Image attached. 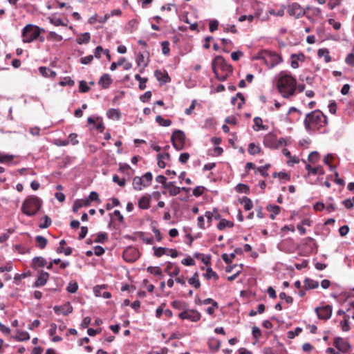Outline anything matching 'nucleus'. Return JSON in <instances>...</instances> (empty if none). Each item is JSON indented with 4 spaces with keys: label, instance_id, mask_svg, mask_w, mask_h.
<instances>
[{
    "label": "nucleus",
    "instance_id": "nucleus-1",
    "mask_svg": "<svg viewBox=\"0 0 354 354\" xmlns=\"http://www.w3.org/2000/svg\"><path fill=\"white\" fill-rule=\"evenodd\" d=\"M277 88L283 97L290 99L295 95L296 79L290 73L281 71L279 74L277 81Z\"/></svg>",
    "mask_w": 354,
    "mask_h": 354
},
{
    "label": "nucleus",
    "instance_id": "nucleus-2",
    "mask_svg": "<svg viewBox=\"0 0 354 354\" xmlns=\"http://www.w3.org/2000/svg\"><path fill=\"white\" fill-rule=\"evenodd\" d=\"M327 124V117L319 109L307 113L304 120V127L307 131H318Z\"/></svg>",
    "mask_w": 354,
    "mask_h": 354
},
{
    "label": "nucleus",
    "instance_id": "nucleus-3",
    "mask_svg": "<svg viewBox=\"0 0 354 354\" xmlns=\"http://www.w3.org/2000/svg\"><path fill=\"white\" fill-rule=\"evenodd\" d=\"M212 68L216 78L225 81L232 73V66L225 61L222 56H216L212 62Z\"/></svg>",
    "mask_w": 354,
    "mask_h": 354
},
{
    "label": "nucleus",
    "instance_id": "nucleus-4",
    "mask_svg": "<svg viewBox=\"0 0 354 354\" xmlns=\"http://www.w3.org/2000/svg\"><path fill=\"white\" fill-rule=\"evenodd\" d=\"M41 206V200L36 196H28L21 205V212L28 216L35 215Z\"/></svg>",
    "mask_w": 354,
    "mask_h": 354
},
{
    "label": "nucleus",
    "instance_id": "nucleus-5",
    "mask_svg": "<svg viewBox=\"0 0 354 354\" xmlns=\"http://www.w3.org/2000/svg\"><path fill=\"white\" fill-rule=\"evenodd\" d=\"M41 32H44V29L32 24L26 25L21 32L22 41L24 43H30L34 40L39 39L40 41H44V37L40 36Z\"/></svg>",
    "mask_w": 354,
    "mask_h": 354
},
{
    "label": "nucleus",
    "instance_id": "nucleus-6",
    "mask_svg": "<svg viewBox=\"0 0 354 354\" xmlns=\"http://www.w3.org/2000/svg\"><path fill=\"white\" fill-rule=\"evenodd\" d=\"M255 59L263 61L268 68H272L282 62V58L280 55L267 50L259 52Z\"/></svg>",
    "mask_w": 354,
    "mask_h": 354
},
{
    "label": "nucleus",
    "instance_id": "nucleus-7",
    "mask_svg": "<svg viewBox=\"0 0 354 354\" xmlns=\"http://www.w3.org/2000/svg\"><path fill=\"white\" fill-rule=\"evenodd\" d=\"M153 175L150 171L145 173L142 177L135 176L133 178V187L134 189L140 191L143 187L151 185Z\"/></svg>",
    "mask_w": 354,
    "mask_h": 354
},
{
    "label": "nucleus",
    "instance_id": "nucleus-8",
    "mask_svg": "<svg viewBox=\"0 0 354 354\" xmlns=\"http://www.w3.org/2000/svg\"><path fill=\"white\" fill-rule=\"evenodd\" d=\"M185 134L181 130H175L171 137V141L173 147L180 151L184 149L185 144Z\"/></svg>",
    "mask_w": 354,
    "mask_h": 354
},
{
    "label": "nucleus",
    "instance_id": "nucleus-9",
    "mask_svg": "<svg viewBox=\"0 0 354 354\" xmlns=\"http://www.w3.org/2000/svg\"><path fill=\"white\" fill-rule=\"evenodd\" d=\"M285 144L286 141L283 138L278 140L277 136L272 133H268L263 138L264 146L270 149H276Z\"/></svg>",
    "mask_w": 354,
    "mask_h": 354
},
{
    "label": "nucleus",
    "instance_id": "nucleus-10",
    "mask_svg": "<svg viewBox=\"0 0 354 354\" xmlns=\"http://www.w3.org/2000/svg\"><path fill=\"white\" fill-rule=\"evenodd\" d=\"M140 257L138 250L133 246L125 248L122 252L123 259L129 263L135 262Z\"/></svg>",
    "mask_w": 354,
    "mask_h": 354
},
{
    "label": "nucleus",
    "instance_id": "nucleus-11",
    "mask_svg": "<svg viewBox=\"0 0 354 354\" xmlns=\"http://www.w3.org/2000/svg\"><path fill=\"white\" fill-rule=\"evenodd\" d=\"M178 317L181 319H187L191 322H196L201 317V313L194 309H187V308L179 313Z\"/></svg>",
    "mask_w": 354,
    "mask_h": 354
},
{
    "label": "nucleus",
    "instance_id": "nucleus-12",
    "mask_svg": "<svg viewBox=\"0 0 354 354\" xmlns=\"http://www.w3.org/2000/svg\"><path fill=\"white\" fill-rule=\"evenodd\" d=\"M315 312L319 319L327 320L330 318L333 308L330 305H326L322 307H317Z\"/></svg>",
    "mask_w": 354,
    "mask_h": 354
},
{
    "label": "nucleus",
    "instance_id": "nucleus-13",
    "mask_svg": "<svg viewBox=\"0 0 354 354\" xmlns=\"http://www.w3.org/2000/svg\"><path fill=\"white\" fill-rule=\"evenodd\" d=\"M288 13L290 16H293L295 18H299L304 15L305 12L303 10L299 4L293 3L289 6L288 8Z\"/></svg>",
    "mask_w": 354,
    "mask_h": 354
},
{
    "label": "nucleus",
    "instance_id": "nucleus-14",
    "mask_svg": "<svg viewBox=\"0 0 354 354\" xmlns=\"http://www.w3.org/2000/svg\"><path fill=\"white\" fill-rule=\"evenodd\" d=\"M334 346L339 349L342 352H347L350 348L351 346L349 343L345 340H344L341 337H335L334 339Z\"/></svg>",
    "mask_w": 354,
    "mask_h": 354
},
{
    "label": "nucleus",
    "instance_id": "nucleus-15",
    "mask_svg": "<svg viewBox=\"0 0 354 354\" xmlns=\"http://www.w3.org/2000/svg\"><path fill=\"white\" fill-rule=\"evenodd\" d=\"M49 274L47 272H40L32 286L34 288H38L44 286L46 283Z\"/></svg>",
    "mask_w": 354,
    "mask_h": 354
},
{
    "label": "nucleus",
    "instance_id": "nucleus-16",
    "mask_svg": "<svg viewBox=\"0 0 354 354\" xmlns=\"http://www.w3.org/2000/svg\"><path fill=\"white\" fill-rule=\"evenodd\" d=\"M113 83V80L110 75L103 74L98 81V84L104 89L108 88Z\"/></svg>",
    "mask_w": 354,
    "mask_h": 354
},
{
    "label": "nucleus",
    "instance_id": "nucleus-17",
    "mask_svg": "<svg viewBox=\"0 0 354 354\" xmlns=\"http://www.w3.org/2000/svg\"><path fill=\"white\" fill-rule=\"evenodd\" d=\"M151 196L149 195L142 196L138 202V206L141 209H147L150 207Z\"/></svg>",
    "mask_w": 354,
    "mask_h": 354
},
{
    "label": "nucleus",
    "instance_id": "nucleus-18",
    "mask_svg": "<svg viewBox=\"0 0 354 354\" xmlns=\"http://www.w3.org/2000/svg\"><path fill=\"white\" fill-rule=\"evenodd\" d=\"M154 75L156 76L157 80L162 84H166L171 81V78L169 77L168 73L166 71L162 72L160 70H156L154 72Z\"/></svg>",
    "mask_w": 354,
    "mask_h": 354
},
{
    "label": "nucleus",
    "instance_id": "nucleus-19",
    "mask_svg": "<svg viewBox=\"0 0 354 354\" xmlns=\"http://www.w3.org/2000/svg\"><path fill=\"white\" fill-rule=\"evenodd\" d=\"M290 59L292 68H297L299 67L298 62H304L305 59V55L302 53H300L299 54H292L291 55Z\"/></svg>",
    "mask_w": 354,
    "mask_h": 354
},
{
    "label": "nucleus",
    "instance_id": "nucleus-20",
    "mask_svg": "<svg viewBox=\"0 0 354 354\" xmlns=\"http://www.w3.org/2000/svg\"><path fill=\"white\" fill-rule=\"evenodd\" d=\"M47 264L46 260L42 257H36L32 259V268L33 269H37V268H43L45 267Z\"/></svg>",
    "mask_w": 354,
    "mask_h": 354
},
{
    "label": "nucleus",
    "instance_id": "nucleus-21",
    "mask_svg": "<svg viewBox=\"0 0 354 354\" xmlns=\"http://www.w3.org/2000/svg\"><path fill=\"white\" fill-rule=\"evenodd\" d=\"M306 169L308 171V174L316 175L319 174V175L324 174V171L321 166H318L313 168L309 164H306L305 167Z\"/></svg>",
    "mask_w": 354,
    "mask_h": 354
},
{
    "label": "nucleus",
    "instance_id": "nucleus-22",
    "mask_svg": "<svg viewBox=\"0 0 354 354\" xmlns=\"http://www.w3.org/2000/svg\"><path fill=\"white\" fill-rule=\"evenodd\" d=\"M120 111L117 109H109L106 111V116L109 119H115L119 120L120 119Z\"/></svg>",
    "mask_w": 354,
    "mask_h": 354
},
{
    "label": "nucleus",
    "instance_id": "nucleus-23",
    "mask_svg": "<svg viewBox=\"0 0 354 354\" xmlns=\"http://www.w3.org/2000/svg\"><path fill=\"white\" fill-rule=\"evenodd\" d=\"M39 71L41 75L45 77H55L56 76V73L55 71L46 66H40L39 68Z\"/></svg>",
    "mask_w": 354,
    "mask_h": 354
},
{
    "label": "nucleus",
    "instance_id": "nucleus-24",
    "mask_svg": "<svg viewBox=\"0 0 354 354\" xmlns=\"http://www.w3.org/2000/svg\"><path fill=\"white\" fill-rule=\"evenodd\" d=\"M267 209L270 212V218L274 220L280 212V207L276 205H268Z\"/></svg>",
    "mask_w": 354,
    "mask_h": 354
},
{
    "label": "nucleus",
    "instance_id": "nucleus-25",
    "mask_svg": "<svg viewBox=\"0 0 354 354\" xmlns=\"http://www.w3.org/2000/svg\"><path fill=\"white\" fill-rule=\"evenodd\" d=\"M90 205L89 200H76L73 206V212H76L79 209L84 206H88Z\"/></svg>",
    "mask_w": 354,
    "mask_h": 354
},
{
    "label": "nucleus",
    "instance_id": "nucleus-26",
    "mask_svg": "<svg viewBox=\"0 0 354 354\" xmlns=\"http://www.w3.org/2000/svg\"><path fill=\"white\" fill-rule=\"evenodd\" d=\"M304 286L306 289H315L319 286V282L312 279L307 278L304 280Z\"/></svg>",
    "mask_w": 354,
    "mask_h": 354
},
{
    "label": "nucleus",
    "instance_id": "nucleus-27",
    "mask_svg": "<svg viewBox=\"0 0 354 354\" xmlns=\"http://www.w3.org/2000/svg\"><path fill=\"white\" fill-rule=\"evenodd\" d=\"M317 55L319 57H324V61L328 63L331 61V57L329 55V50L327 48H321L317 51Z\"/></svg>",
    "mask_w": 354,
    "mask_h": 354
},
{
    "label": "nucleus",
    "instance_id": "nucleus-28",
    "mask_svg": "<svg viewBox=\"0 0 354 354\" xmlns=\"http://www.w3.org/2000/svg\"><path fill=\"white\" fill-rule=\"evenodd\" d=\"M208 344H209V348L212 351L216 352L220 348L221 342L218 339L213 338V339H211L209 340Z\"/></svg>",
    "mask_w": 354,
    "mask_h": 354
},
{
    "label": "nucleus",
    "instance_id": "nucleus-29",
    "mask_svg": "<svg viewBox=\"0 0 354 354\" xmlns=\"http://www.w3.org/2000/svg\"><path fill=\"white\" fill-rule=\"evenodd\" d=\"M198 272H195L194 275L188 279V283L194 288L198 289L201 286V282L198 279Z\"/></svg>",
    "mask_w": 354,
    "mask_h": 354
},
{
    "label": "nucleus",
    "instance_id": "nucleus-30",
    "mask_svg": "<svg viewBox=\"0 0 354 354\" xmlns=\"http://www.w3.org/2000/svg\"><path fill=\"white\" fill-rule=\"evenodd\" d=\"M240 203L244 205V209L247 211L250 210L253 207L252 201L246 196H243L240 199Z\"/></svg>",
    "mask_w": 354,
    "mask_h": 354
},
{
    "label": "nucleus",
    "instance_id": "nucleus-31",
    "mask_svg": "<svg viewBox=\"0 0 354 354\" xmlns=\"http://www.w3.org/2000/svg\"><path fill=\"white\" fill-rule=\"evenodd\" d=\"M90 33L84 32L78 38H77V42L78 44H88L90 41Z\"/></svg>",
    "mask_w": 354,
    "mask_h": 354
},
{
    "label": "nucleus",
    "instance_id": "nucleus-32",
    "mask_svg": "<svg viewBox=\"0 0 354 354\" xmlns=\"http://www.w3.org/2000/svg\"><path fill=\"white\" fill-rule=\"evenodd\" d=\"M35 241H36V242L37 243V246L40 249L45 248V247L46 246L47 243H48L47 239H46L44 236H41V235H37L35 237Z\"/></svg>",
    "mask_w": 354,
    "mask_h": 354
},
{
    "label": "nucleus",
    "instance_id": "nucleus-33",
    "mask_svg": "<svg viewBox=\"0 0 354 354\" xmlns=\"http://www.w3.org/2000/svg\"><path fill=\"white\" fill-rule=\"evenodd\" d=\"M234 226V223L231 221H227L226 219H221L220 222L217 225V228L219 230H223L225 227H232Z\"/></svg>",
    "mask_w": 354,
    "mask_h": 354
},
{
    "label": "nucleus",
    "instance_id": "nucleus-34",
    "mask_svg": "<svg viewBox=\"0 0 354 354\" xmlns=\"http://www.w3.org/2000/svg\"><path fill=\"white\" fill-rule=\"evenodd\" d=\"M156 122H158L160 126L162 127H169L171 124V121L169 119H164L160 115H157L156 117Z\"/></svg>",
    "mask_w": 354,
    "mask_h": 354
},
{
    "label": "nucleus",
    "instance_id": "nucleus-35",
    "mask_svg": "<svg viewBox=\"0 0 354 354\" xmlns=\"http://www.w3.org/2000/svg\"><path fill=\"white\" fill-rule=\"evenodd\" d=\"M261 151V148L254 143L251 142L248 145V153L251 155H256Z\"/></svg>",
    "mask_w": 354,
    "mask_h": 354
},
{
    "label": "nucleus",
    "instance_id": "nucleus-36",
    "mask_svg": "<svg viewBox=\"0 0 354 354\" xmlns=\"http://www.w3.org/2000/svg\"><path fill=\"white\" fill-rule=\"evenodd\" d=\"M204 277L207 279H210L211 278H214L215 280H218V274H216V272L213 271L212 269L211 268H207V270H206V272L203 274Z\"/></svg>",
    "mask_w": 354,
    "mask_h": 354
},
{
    "label": "nucleus",
    "instance_id": "nucleus-37",
    "mask_svg": "<svg viewBox=\"0 0 354 354\" xmlns=\"http://www.w3.org/2000/svg\"><path fill=\"white\" fill-rule=\"evenodd\" d=\"M135 79L139 82V88L140 90H144L146 88V82H147V78L142 77L139 74H136L135 75Z\"/></svg>",
    "mask_w": 354,
    "mask_h": 354
},
{
    "label": "nucleus",
    "instance_id": "nucleus-38",
    "mask_svg": "<svg viewBox=\"0 0 354 354\" xmlns=\"http://www.w3.org/2000/svg\"><path fill=\"white\" fill-rule=\"evenodd\" d=\"M153 250H154V255L157 257H160L162 256L163 254H166V255L168 254V253H167L168 248H167L153 247Z\"/></svg>",
    "mask_w": 354,
    "mask_h": 354
},
{
    "label": "nucleus",
    "instance_id": "nucleus-39",
    "mask_svg": "<svg viewBox=\"0 0 354 354\" xmlns=\"http://www.w3.org/2000/svg\"><path fill=\"white\" fill-rule=\"evenodd\" d=\"M17 339L19 341L28 340L30 339V335L27 331H17Z\"/></svg>",
    "mask_w": 354,
    "mask_h": 354
},
{
    "label": "nucleus",
    "instance_id": "nucleus-40",
    "mask_svg": "<svg viewBox=\"0 0 354 354\" xmlns=\"http://www.w3.org/2000/svg\"><path fill=\"white\" fill-rule=\"evenodd\" d=\"M171 306L173 308L178 310H184L187 308V305L185 302L175 300L172 301Z\"/></svg>",
    "mask_w": 354,
    "mask_h": 354
},
{
    "label": "nucleus",
    "instance_id": "nucleus-41",
    "mask_svg": "<svg viewBox=\"0 0 354 354\" xmlns=\"http://www.w3.org/2000/svg\"><path fill=\"white\" fill-rule=\"evenodd\" d=\"M78 289V284L76 281H71L68 283L66 290L70 293H75Z\"/></svg>",
    "mask_w": 354,
    "mask_h": 354
},
{
    "label": "nucleus",
    "instance_id": "nucleus-42",
    "mask_svg": "<svg viewBox=\"0 0 354 354\" xmlns=\"http://www.w3.org/2000/svg\"><path fill=\"white\" fill-rule=\"evenodd\" d=\"M162 52L165 55H169L170 53L169 42L168 41H163L161 42Z\"/></svg>",
    "mask_w": 354,
    "mask_h": 354
},
{
    "label": "nucleus",
    "instance_id": "nucleus-43",
    "mask_svg": "<svg viewBox=\"0 0 354 354\" xmlns=\"http://www.w3.org/2000/svg\"><path fill=\"white\" fill-rule=\"evenodd\" d=\"M235 190L239 193H247L249 191V187L247 185L239 183L236 186Z\"/></svg>",
    "mask_w": 354,
    "mask_h": 354
},
{
    "label": "nucleus",
    "instance_id": "nucleus-44",
    "mask_svg": "<svg viewBox=\"0 0 354 354\" xmlns=\"http://www.w3.org/2000/svg\"><path fill=\"white\" fill-rule=\"evenodd\" d=\"M73 306L69 302H68L63 306L62 314L64 315H68L73 312Z\"/></svg>",
    "mask_w": 354,
    "mask_h": 354
},
{
    "label": "nucleus",
    "instance_id": "nucleus-45",
    "mask_svg": "<svg viewBox=\"0 0 354 354\" xmlns=\"http://www.w3.org/2000/svg\"><path fill=\"white\" fill-rule=\"evenodd\" d=\"M13 158H14L13 155L3 154V153H0V162L1 163L10 162L13 160Z\"/></svg>",
    "mask_w": 354,
    "mask_h": 354
},
{
    "label": "nucleus",
    "instance_id": "nucleus-46",
    "mask_svg": "<svg viewBox=\"0 0 354 354\" xmlns=\"http://www.w3.org/2000/svg\"><path fill=\"white\" fill-rule=\"evenodd\" d=\"M72 252H73V248L71 247L64 248L62 246H59L57 248V253L59 254V253L64 252L66 256H68V255L71 254Z\"/></svg>",
    "mask_w": 354,
    "mask_h": 354
},
{
    "label": "nucleus",
    "instance_id": "nucleus-47",
    "mask_svg": "<svg viewBox=\"0 0 354 354\" xmlns=\"http://www.w3.org/2000/svg\"><path fill=\"white\" fill-rule=\"evenodd\" d=\"M79 90L81 93H86L90 90V87L87 85L86 82L81 80L79 82Z\"/></svg>",
    "mask_w": 354,
    "mask_h": 354
},
{
    "label": "nucleus",
    "instance_id": "nucleus-48",
    "mask_svg": "<svg viewBox=\"0 0 354 354\" xmlns=\"http://www.w3.org/2000/svg\"><path fill=\"white\" fill-rule=\"evenodd\" d=\"M319 154L317 151H312L308 157V160L312 163L316 162L319 159Z\"/></svg>",
    "mask_w": 354,
    "mask_h": 354
},
{
    "label": "nucleus",
    "instance_id": "nucleus-49",
    "mask_svg": "<svg viewBox=\"0 0 354 354\" xmlns=\"http://www.w3.org/2000/svg\"><path fill=\"white\" fill-rule=\"evenodd\" d=\"M108 239L107 234L105 232H100L97 234L95 240V243H104Z\"/></svg>",
    "mask_w": 354,
    "mask_h": 354
},
{
    "label": "nucleus",
    "instance_id": "nucleus-50",
    "mask_svg": "<svg viewBox=\"0 0 354 354\" xmlns=\"http://www.w3.org/2000/svg\"><path fill=\"white\" fill-rule=\"evenodd\" d=\"M66 140H68L69 144L71 143L73 145H76L79 143V140H77V134L75 133L69 134Z\"/></svg>",
    "mask_w": 354,
    "mask_h": 354
},
{
    "label": "nucleus",
    "instance_id": "nucleus-51",
    "mask_svg": "<svg viewBox=\"0 0 354 354\" xmlns=\"http://www.w3.org/2000/svg\"><path fill=\"white\" fill-rule=\"evenodd\" d=\"M147 272H150L151 274H153L155 275H161L162 274V270L159 267H153V266H149L147 268Z\"/></svg>",
    "mask_w": 354,
    "mask_h": 354
},
{
    "label": "nucleus",
    "instance_id": "nucleus-52",
    "mask_svg": "<svg viewBox=\"0 0 354 354\" xmlns=\"http://www.w3.org/2000/svg\"><path fill=\"white\" fill-rule=\"evenodd\" d=\"M222 259L227 264H230L232 263V259H234V253H231L230 255H228L226 253H224L221 256Z\"/></svg>",
    "mask_w": 354,
    "mask_h": 354
},
{
    "label": "nucleus",
    "instance_id": "nucleus-53",
    "mask_svg": "<svg viewBox=\"0 0 354 354\" xmlns=\"http://www.w3.org/2000/svg\"><path fill=\"white\" fill-rule=\"evenodd\" d=\"M112 180L113 183H117L120 187H124L126 184L125 178L120 179L118 175H114Z\"/></svg>",
    "mask_w": 354,
    "mask_h": 354
},
{
    "label": "nucleus",
    "instance_id": "nucleus-54",
    "mask_svg": "<svg viewBox=\"0 0 354 354\" xmlns=\"http://www.w3.org/2000/svg\"><path fill=\"white\" fill-rule=\"evenodd\" d=\"M44 221L39 225V228L45 229L49 227L51 224V219L48 216H45L44 217Z\"/></svg>",
    "mask_w": 354,
    "mask_h": 354
},
{
    "label": "nucleus",
    "instance_id": "nucleus-55",
    "mask_svg": "<svg viewBox=\"0 0 354 354\" xmlns=\"http://www.w3.org/2000/svg\"><path fill=\"white\" fill-rule=\"evenodd\" d=\"M124 62H125V58L122 57L117 62H113L111 64L110 70L112 71H115L118 66H122L124 63Z\"/></svg>",
    "mask_w": 354,
    "mask_h": 354
},
{
    "label": "nucleus",
    "instance_id": "nucleus-56",
    "mask_svg": "<svg viewBox=\"0 0 354 354\" xmlns=\"http://www.w3.org/2000/svg\"><path fill=\"white\" fill-rule=\"evenodd\" d=\"M48 38L53 39L56 41H60L63 39L62 37L55 32L50 31L48 34Z\"/></svg>",
    "mask_w": 354,
    "mask_h": 354
},
{
    "label": "nucleus",
    "instance_id": "nucleus-57",
    "mask_svg": "<svg viewBox=\"0 0 354 354\" xmlns=\"http://www.w3.org/2000/svg\"><path fill=\"white\" fill-rule=\"evenodd\" d=\"M204 189V187L197 186L193 189L192 194L195 196H200L203 194Z\"/></svg>",
    "mask_w": 354,
    "mask_h": 354
},
{
    "label": "nucleus",
    "instance_id": "nucleus-58",
    "mask_svg": "<svg viewBox=\"0 0 354 354\" xmlns=\"http://www.w3.org/2000/svg\"><path fill=\"white\" fill-rule=\"evenodd\" d=\"M167 191L169 194V196H175L180 192V187H177L175 185L174 187L169 189Z\"/></svg>",
    "mask_w": 354,
    "mask_h": 354
},
{
    "label": "nucleus",
    "instance_id": "nucleus-59",
    "mask_svg": "<svg viewBox=\"0 0 354 354\" xmlns=\"http://www.w3.org/2000/svg\"><path fill=\"white\" fill-rule=\"evenodd\" d=\"M301 331H302V329L301 328L297 327L295 329V330H293V331L291 330L288 333V337L289 338H294L295 336L299 335Z\"/></svg>",
    "mask_w": 354,
    "mask_h": 354
},
{
    "label": "nucleus",
    "instance_id": "nucleus-60",
    "mask_svg": "<svg viewBox=\"0 0 354 354\" xmlns=\"http://www.w3.org/2000/svg\"><path fill=\"white\" fill-rule=\"evenodd\" d=\"M151 95H152V94H151V91H146L144 94L140 95V100L142 102H146L150 100V98L151 97Z\"/></svg>",
    "mask_w": 354,
    "mask_h": 354
},
{
    "label": "nucleus",
    "instance_id": "nucleus-61",
    "mask_svg": "<svg viewBox=\"0 0 354 354\" xmlns=\"http://www.w3.org/2000/svg\"><path fill=\"white\" fill-rule=\"evenodd\" d=\"M182 264L187 266H194L195 264L194 260L191 257H187V258L183 259L181 261Z\"/></svg>",
    "mask_w": 354,
    "mask_h": 354
},
{
    "label": "nucleus",
    "instance_id": "nucleus-62",
    "mask_svg": "<svg viewBox=\"0 0 354 354\" xmlns=\"http://www.w3.org/2000/svg\"><path fill=\"white\" fill-rule=\"evenodd\" d=\"M75 84L74 81L72 80L69 77H64V79L60 82V84L62 86H72Z\"/></svg>",
    "mask_w": 354,
    "mask_h": 354
},
{
    "label": "nucleus",
    "instance_id": "nucleus-63",
    "mask_svg": "<svg viewBox=\"0 0 354 354\" xmlns=\"http://www.w3.org/2000/svg\"><path fill=\"white\" fill-rule=\"evenodd\" d=\"M189 154L187 152L180 153L179 156V162L182 164H185L189 158Z\"/></svg>",
    "mask_w": 354,
    "mask_h": 354
},
{
    "label": "nucleus",
    "instance_id": "nucleus-64",
    "mask_svg": "<svg viewBox=\"0 0 354 354\" xmlns=\"http://www.w3.org/2000/svg\"><path fill=\"white\" fill-rule=\"evenodd\" d=\"M345 62L349 66H354V54L349 53L345 59Z\"/></svg>",
    "mask_w": 354,
    "mask_h": 354
}]
</instances>
